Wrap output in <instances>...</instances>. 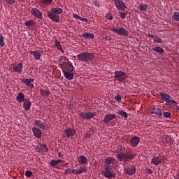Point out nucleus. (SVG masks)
Instances as JSON below:
<instances>
[{"label":"nucleus","mask_w":179,"mask_h":179,"mask_svg":"<svg viewBox=\"0 0 179 179\" xmlns=\"http://www.w3.org/2000/svg\"><path fill=\"white\" fill-rule=\"evenodd\" d=\"M40 148L42 152H48V148H47V145L45 144H41Z\"/></svg>","instance_id":"41"},{"label":"nucleus","mask_w":179,"mask_h":179,"mask_svg":"<svg viewBox=\"0 0 179 179\" xmlns=\"http://www.w3.org/2000/svg\"><path fill=\"white\" fill-rule=\"evenodd\" d=\"M30 54H32L34 55L35 59H40L41 58V53H40V51L36 50V51H30Z\"/></svg>","instance_id":"24"},{"label":"nucleus","mask_w":179,"mask_h":179,"mask_svg":"<svg viewBox=\"0 0 179 179\" xmlns=\"http://www.w3.org/2000/svg\"><path fill=\"white\" fill-rule=\"evenodd\" d=\"M66 62V57H60V59H59V66H62V65H64V64H65Z\"/></svg>","instance_id":"36"},{"label":"nucleus","mask_w":179,"mask_h":179,"mask_svg":"<svg viewBox=\"0 0 179 179\" xmlns=\"http://www.w3.org/2000/svg\"><path fill=\"white\" fill-rule=\"evenodd\" d=\"M149 37H150L151 38H152L154 40V43H161L163 42V41L162 40V38H159V36H155L152 34H148Z\"/></svg>","instance_id":"22"},{"label":"nucleus","mask_w":179,"mask_h":179,"mask_svg":"<svg viewBox=\"0 0 179 179\" xmlns=\"http://www.w3.org/2000/svg\"><path fill=\"white\" fill-rule=\"evenodd\" d=\"M55 44L57 46V48H58V50H59V51H61L62 53L65 52V50H64V49H62V46L61 45V42H59L57 40H55Z\"/></svg>","instance_id":"29"},{"label":"nucleus","mask_w":179,"mask_h":179,"mask_svg":"<svg viewBox=\"0 0 179 179\" xmlns=\"http://www.w3.org/2000/svg\"><path fill=\"white\" fill-rule=\"evenodd\" d=\"M139 142H141V139L139 137H133L130 143L131 146H138L139 145Z\"/></svg>","instance_id":"16"},{"label":"nucleus","mask_w":179,"mask_h":179,"mask_svg":"<svg viewBox=\"0 0 179 179\" xmlns=\"http://www.w3.org/2000/svg\"><path fill=\"white\" fill-rule=\"evenodd\" d=\"M163 110L159 108H155L152 111V114H156V115H158V117H162V115H163Z\"/></svg>","instance_id":"21"},{"label":"nucleus","mask_w":179,"mask_h":179,"mask_svg":"<svg viewBox=\"0 0 179 179\" xmlns=\"http://www.w3.org/2000/svg\"><path fill=\"white\" fill-rule=\"evenodd\" d=\"M152 51H155V52H157L158 54H159V55H162V54H164V50L160 46L153 48Z\"/></svg>","instance_id":"23"},{"label":"nucleus","mask_w":179,"mask_h":179,"mask_svg":"<svg viewBox=\"0 0 179 179\" xmlns=\"http://www.w3.org/2000/svg\"><path fill=\"white\" fill-rule=\"evenodd\" d=\"M78 162L80 164H85L87 162V158L84 155H81L78 158Z\"/></svg>","instance_id":"26"},{"label":"nucleus","mask_w":179,"mask_h":179,"mask_svg":"<svg viewBox=\"0 0 179 179\" xmlns=\"http://www.w3.org/2000/svg\"><path fill=\"white\" fill-rule=\"evenodd\" d=\"M14 72H17L18 73H20L22 71H23V64L19 63L15 66L13 67Z\"/></svg>","instance_id":"18"},{"label":"nucleus","mask_w":179,"mask_h":179,"mask_svg":"<svg viewBox=\"0 0 179 179\" xmlns=\"http://www.w3.org/2000/svg\"><path fill=\"white\" fill-rule=\"evenodd\" d=\"M6 3H10V5H13L15 3V0H4Z\"/></svg>","instance_id":"47"},{"label":"nucleus","mask_w":179,"mask_h":179,"mask_svg":"<svg viewBox=\"0 0 179 179\" xmlns=\"http://www.w3.org/2000/svg\"><path fill=\"white\" fill-rule=\"evenodd\" d=\"M66 174H76V169H67L65 171Z\"/></svg>","instance_id":"37"},{"label":"nucleus","mask_w":179,"mask_h":179,"mask_svg":"<svg viewBox=\"0 0 179 179\" xmlns=\"http://www.w3.org/2000/svg\"><path fill=\"white\" fill-rule=\"evenodd\" d=\"M35 125H36V127H39V128H41V129H43V131H45V129H47V128H48L47 124L41 123V122H40V120H36Z\"/></svg>","instance_id":"15"},{"label":"nucleus","mask_w":179,"mask_h":179,"mask_svg":"<svg viewBox=\"0 0 179 179\" xmlns=\"http://www.w3.org/2000/svg\"><path fill=\"white\" fill-rule=\"evenodd\" d=\"M115 100H116V101H121V95H117L115 96Z\"/></svg>","instance_id":"50"},{"label":"nucleus","mask_w":179,"mask_h":179,"mask_svg":"<svg viewBox=\"0 0 179 179\" xmlns=\"http://www.w3.org/2000/svg\"><path fill=\"white\" fill-rule=\"evenodd\" d=\"M118 115H121V117H124V118H128V113L124 110H119L117 112Z\"/></svg>","instance_id":"35"},{"label":"nucleus","mask_w":179,"mask_h":179,"mask_svg":"<svg viewBox=\"0 0 179 179\" xmlns=\"http://www.w3.org/2000/svg\"><path fill=\"white\" fill-rule=\"evenodd\" d=\"M138 9L142 11L146 10L148 9V5L141 4L140 6H138Z\"/></svg>","instance_id":"42"},{"label":"nucleus","mask_w":179,"mask_h":179,"mask_svg":"<svg viewBox=\"0 0 179 179\" xmlns=\"http://www.w3.org/2000/svg\"><path fill=\"white\" fill-rule=\"evenodd\" d=\"M115 3V6L119 10H125L127 5L122 0H112Z\"/></svg>","instance_id":"8"},{"label":"nucleus","mask_w":179,"mask_h":179,"mask_svg":"<svg viewBox=\"0 0 179 179\" xmlns=\"http://www.w3.org/2000/svg\"><path fill=\"white\" fill-rule=\"evenodd\" d=\"M117 163V160L111 157H108L106 159H105V164L103 165L104 169H109L113 170V168L114 167V164Z\"/></svg>","instance_id":"3"},{"label":"nucleus","mask_w":179,"mask_h":179,"mask_svg":"<svg viewBox=\"0 0 179 179\" xmlns=\"http://www.w3.org/2000/svg\"><path fill=\"white\" fill-rule=\"evenodd\" d=\"M148 171H150V173L152 174V170L148 169Z\"/></svg>","instance_id":"56"},{"label":"nucleus","mask_w":179,"mask_h":179,"mask_svg":"<svg viewBox=\"0 0 179 179\" xmlns=\"http://www.w3.org/2000/svg\"><path fill=\"white\" fill-rule=\"evenodd\" d=\"M87 171V169L85 167L80 168V169H76V175L82 174V173H86Z\"/></svg>","instance_id":"32"},{"label":"nucleus","mask_w":179,"mask_h":179,"mask_svg":"<svg viewBox=\"0 0 179 179\" xmlns=\"http://www.w3.org/2000/svg\"><path fill=\"white\" fill-rule=\"evenodd\" d=\"M76 134V130L73 128H69L64 131L62 134L63 138H71Z\"/></svg>","instance_id":"6"},{"label":"nucleus","mask_w":179,"mask_h":179,"mask_svg":"<svg viewBox=\"0 0 179 179\" xmlns=\"http://www.w3.org/2000/svg\"><path fill=\"white\" fill-rule=\"evenodd\" d=\"M64 76L67 80H73L75 78V73H73V65L69 64V69L62 71Z\"/></svg>","instance_id":"2"},{"label":"nucleus","mask_w":179,"mask_h":179,"mask_svg":"<svg viewBox=\"0 0 179 179\" xmlns=\"http://www.w3.org/2000/svg\"><path fill=\"white\" fill-rule=\"evenodd\" d=\"M16 100L18 103H23L26 99H24V94L20 92L16 96Z\"/></svg>","instance_id":"19"},{"label":"nucleus","mask_w":179,"mask_h":179,"mask_svg":"<svg viewBox=\"0 0 179 179\" xmlns=\"http://www.w3.org/2000/svg\"><path fill=\"white\" fill-rule=\"evenodd\" d=\"M114 118H115V114L106 115L103 118V122H105V124H108V122L112 121V120H114Z\"/></svg>","instance_id":"14"},{"label":"nucleus","mask_w":179,"mask_h":179,"mask_svg":"<svg viewBox=\"0 0 179 179\" xmlns=\"http://www.w3.org/2000/svg\"><path fill=\"white\" fill-rule=\"evenodd\" d=\"M80 20H81V22H87V18L80 17Z\"/></svg>","instance_id":"52"},{"label":"nucleus","mask_w":179,"mask_h":179,"mask_svg":"<svg viewBox=\"0 0 179 179\" xmlns=\"http://www.w3.org/2000/svg\"><path fill=\"white\" fill-rule=\"evenodd\" d=\"M78 61H83V62H89L94 59V55L93 53H89L87 52H83L77 55Z\"/></svg>","instance_id":"1"},{"label":"nucleus","mask_w":179,"mask_h":179,"mask_svg":"<svg viewBox=\"0 0 179 179\" xmlns=\"http://www.w3.org/2000/svg\"><path fill=\"white\" fill-rule=\"evenodd\" d=\"M111 31L116 33L118 36H128V30L125 29V28L114 27L111 29Z\"/></svg>","instance_id":"5"},{"label":"nucleus","mask_w":179,"mask_h":179,"mask_svg":"<svg viewBox=\"0 0 179 179\" xmlns=\"http://www.w3.org/2000/svg\"><path fill=\"white\" fill-rule=\"evenodd\" d=\"M83 37H85V38H94V34H90V33H85L82 34Z\"/></svg>","instance_id":"31"},{"label":"nucleus","mask_w":179,"mask_h":179,"mask_svg":"<svg viewBox=\"0 0 179 179\" xmlns=\"http://www.w3.org/2000/svg\"><path fill=\"white\" fill-rule=\"evenodd\" d=\"M125 75V73L123 71H115V78H121V76H124Z\"/></svg>","instance_id":"39"},{"label":"nucleus","mask_w":179,"mask_h":179,"mask_svg":"<svg viewBox=\"0 0 179 179\" xmlns=\"http://www.w3.org/2000/svg\"><path fill=\"white\" fill-rule=\"evenodd\" d=\"M81 118L83 120H90V118H93V117L95 115L94 113H80L78 114Z\"/></svg>","instance_id":"9"},{"label":"nucleus","mask_w":179,"mask_h":179,"mask_svg":"<svg viewBox=\"0 0 179 179\" xmlns=\"http://www.w3.org/2000/svg\"><path fill=\"white\" fill-rule=\"evenodd\" d=\"M63 10L61 8H52V11L50 13H53L55 15H61L62 13Z\"/></svg>","instance_id":"25"},{"label":"nucleus","mask_w":179,"mask_h":179,"mask_svg":"<svg viewBox=\"0 0 179 179\" xmlns=\"http://www.w3.org/2000/svg\"><path fill=\"white\" fill-rule=\"evenodd\" d=\"M31 13L37 19H43V13L38 9L34 8L31 10Z\"/></svg>","instance_id":"10"},{"label":"nucleus","mask_w":179,"mask_h":179,"mask_svg":"<svg viewBox=\"0 0 179 179\" xmlns=\"http://www.w3.org/2000/svg\"><path fill=\"white\" fill-rule=\"evenodd\" d=\"M160 95L163 101H166V103H168V104L173 106V104H176V103H177L175 100H173L171 96H170V95L168 94L161 93Z\"/></svg>","instance_id":"7"},{"label":"nucleus","mask_w":179,"mask_h":179,"mask_svg":"<svg viewBox=\"0 0 179 179\" xmlns=\"http://www.w3.org/2000/svg\"><path fill=\"white\" fill-rule=\"evenodd\" d=\"M33 134L36 138H41V130L39 129H37L36 127H34L32 129Z\"/></svg>","instance_id":"20"},{"label":"nucleus","mask_w":179,"mask_h":179,"mask_svg":"<svg viewBox=\"0 0 179 179\" xmlns=\"http://www.w3.org/2000/svg\"><path fill=\"white\" fill-rule=\"evenodd\" d=\"M56 161L57 162V164H59V163H62V159H56Z\"/></svg>","instance_id":"53"},{"label":"nucleus","mask_w":179,"mask_h":179,"mask_svg":"<svg viewBox=\"0 0 179 179\" xmlns=\"http://www.w3.org/2000/svg\"><path fill=\"white\" fill-rule=\"evenodd\" d=\"M73 58H78V56H73Z\"/></svg>","instance_id":"57"},{"label":"nucleus","mask_w":179,"mask_h":179,"mask_svg":"<svg viewBox=\"0 0 179 179\" xmlns=\"http://www.w3.org/2000/svg\"><path fill=\"white\" fill-rule=\"evenodd\" d=\"M162 142H164V143H166V142L167 143L171 142V137L170 136H163L162 137Z\"/></svg>","instance_id":"34"},{"label":"nucleus","mask_w":179,"mask_h":179,"mask_svg":"<svg viewBox=\"0 0 179 179\" xmlns=\"http://www.w3.org/2000/svg\"><path fill=\"white\" fill-rule=\"evenodd\" d=\"M33 173L30 171H25V177H31Z\"/></svg>","instance_id":"46"},{"label":"nucleus","mask_w":179,"mask_h":179,"mask_svg":"<svg viewBox=\"0 0 179 179\" xmlns=\"http://www.w3.org/2000/svg\"><path fill=\"white\" fill-rule=\"evenodd\" d=\"M22 82L26 84L27 86H34V85L31 83L32 82H34V79L33 78L23 79Z\"/></svg>","instance_id":"27"},{"label":"nucleus","mask_w":179,"mask_h":179,"mask_svg":"<svg viewBox=\"0 0 179 179\" xmlns=\"http://www.w3.org/2000/svg\"><path fill=\"white\" fill-rule=\"evenodd\" d=\"M117 158L120 160V162H126V153L120 152L117 155Z\"/></svg>","instance_id":"28"},{"label":"nucleus","mask_w":179,"mask_h":179,"mask_svg":"<svg viewBox=\"0 0 179 179\" xmlns=\"http://www.w3.org/2000/svg\"><path fill=\"white\" fill-rule=\"evenodd\" d=\"M135 157V155L127 152L126 153V163L127 162H129V160H132Z\"/></svg>","instance_id":"30"},{"label":"nucleus","mask_w":179,"mask_h":179,"mask_svg":"<svg viewBox=\"0 0 179 179\" xmlns=\"http://www.w3.org/2000/svg\"><path fill=\"white\" fill-rule=\"evenodd\" d=\"M124 171H126V173L129 176H134V174L136 173V168L135 166H131V168L124 169Z\"/></svg>","instance_id":"13"},{"label":"nucleus","mask_w":179,"mask_h":179,"mask_svg":"<svg viewBox=\"0 0 179 179\" xmlns=\"http://www.w3.org/2000/svg\"><path fill=\"white\" fill-rule=\"evenodd\" d=\"M24 101L23 107L26 111H29L31 107V101L29 99H26Z\"/></svg>","instance_id":"12"},{"label":"nucleus","mask_w":179,"mask_h":179,"mask_svg":"<svg viewBox=\"0 0 179 179\" xmlns=\"http://www.w3.org/2000/svg\"><path fill=\"white\" fill-rule=\"evenodd\" d=\"M171 115V114H170V113L164 112V117H165V118H170Z\"/></svg>","instance_id":"48"},{"label":"nucleus","mask_w":179,"mask_h":179,"mask_svg":"<svg viewBox=\"0 0 179 179\" xmlns=\"http://www.w3.org/2000/svg\"><path fill=\"white\" fill-rule=\"evenodd\" d=\"M40 93L42 96H45V97H47V96L50 94V91H48V90H41Z\"/></svg>","instance_id":"40"},{"label":"nucleus","mask_w":179,"mask_h":179,"mask_svg":"<svg viewBox=\"0 0 179 179\" xmlns=\"http://www.w3.org/2000/svg\"><path fill=\"white\" fill-rule=\"evenodd\" d=\"M58 156H59V157H61V156H62V154L61 152H59Z\"/></svg>","instance_id":"55"},{"label":"nucleus","mask_w":179,"mask_h":179,"mask_svg":"<svg viewBox=\"0 0 179 179\" xmlns=\"http://www.w3.org/2000/svg\"><path fill=\"white\" fill-rule=\"evenodd\" d=\"M73 17L74 19H78V20L80 19V16H79L78 14H73Z\"/></svg>","instance_id":"51"},{"label":"nucleus","mask_w":179,"mask_h":179,"mask_svg":"<svg viewBox=\"0 0 179 179\" xmlns=\"http://www.w3.org/2000/svg\"><path fill=\"white\" fill-rule=\"evenodd\" d=\"M48 16L52 20V22H55V23H59V15H57V14H54V13L48 12Z\"/></svg>","instance_id":"11"},{"label":"nucleus","mask_w":179,"mask_h":179,"mask_svg":"<svg viewBox=\"0 0 179 179\" xmlns=\"http://www.w3.org/2000/svg\"><path fill=\"white\" fill-rule=\"evenodd\" d=\"M108 19H109V20H113V16H109Z\"/></svg>","instance_id":"54"},{"label":"nucleus","mask_w":179,"mask_h":179,"mask_svg":"<svg viewBox=\"0 0 179 179\" xmlns=\"http://www.w3.org/2000/svg\"><path fill=\"white\" fill-rule=\"evenodd\" d=\"M176 179H177V178H176Z\"/></svg>","instance_id":"58"},{"label":"nucleus","mask_w":179,"mask_h":179,"mask_svg":"<svg viewBox=\"0 0 179 179\" xmlns=\"http://www.w3.org/2000/svg\"><path fill=\"white\" fill-rule=\"evenodd\" d=\"M122 145H119L118 146H117V150H116V153H122Z\"/></svg>","instance_id":"43"},{"label":"nucleus","mask_w":179,"mask_h":179,"mask_svg":"<svg viewBox=\"0 0 179 179\" xmlns=\"http://www.w3.org/2000/svg\"><path fill=\"white\" fill-rule=\"evenodd\" d=\"M104 170L105 171H103L101 172V174L105 177V178L113 179L117 177L115 172L111 171L112 169H104Z\"/></svg>","instance_id":"4"},{"label":"nucleus","mask_w":179,"mask_h":179,"mask_svg":"<svg viewBox=\"0 0 179 179\" xmlns=\"http://www.w3.org/2000/svg\"><path fill=\"white\" fill-rule=\"evenodd\" d=\"M50 166L54 167L55 166H57V164H58V162H57V159H55V160L52 159L50 162Z\"/></svg>","instance_id":"45"},{"label":"nucleus","mask_w":179,"mask_h":179,"mask_svg":"<svg viewBox=\"0 0 179 179\" xmlns=\"http://www.w3.org/2000/svg\"><path fill=\"white\" fill-rule=\"evenodd\" d=\"M151 163L155 166H159L162 164V159L159 157H154L151 159Z\"/></svg>","instance_id":"17"},{"label":"nucleus","mask_w":179,"mask_h":179,"mask_svg":"<svg viewBox=\"0 0 179 179\" xmlns=\"http://www.w3.org/2000/svg\"><path fill=\"white\" fill-rule=\"evenodd\" d=\"M34 20H28L25 23H24V25L27 27H31V26H34Z\"/></svg>","instance_id":"33"},{"label":"nucleus","mask_w":179,"mask_h":179,"mask_svg":"<svg viewBox=\"0 0 179 179\" xmlns=\"http://www.w3.org/2000/svg\"><path fill=\"white\" fill-rule=\"evenodd\" d=\"M0 47H5V38L0 34Z\"/></svg>","instance_id":"38"},{"label":"nucleus","mask_w":179,"mask_h":179,"mask_svg":"<svg viewBox=\"0 0 179 179\" xmlns=\"http://www.w3.org/2000/svg\"><path fill=\"white\" fill-rule=\"evenodd\" d=\"M120 16L122 19H125L126 16H127V14L126 13H124L122 12H120Z\"/></svg>","instance_id":"49"},{"label":"nucleus","mask_w":179,"mask_h":179,"mask_svg":"<svg viewBox=\"0 0 179 179\" xmlns=\"http://www.w3.org/2000/svg\"><path fill=\"white\" fill-rule=\"evenodd\" d=\"M52 0H42L41 3L43 5H48V3H51Z\"/></svg>","instance_id":"44"}]
</instances>
